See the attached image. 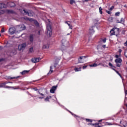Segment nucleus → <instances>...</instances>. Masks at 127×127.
<instances>
[{
	"label": "nucleus",
	"mask_w": 127,
	"mask_h": 127,
	"mask_svg": "<svg viewBox=\"0 0 127 127\" xmlns=\"http://www.w3.org/2000/svg\"><path fill=\"white\" fill-rule=\"evenodd\" d=\"M47 35L49 37H51L52 35V28L51 23H48L47 24Z\"/></svg>",
	"instance_id": "1"
},
{
	"label": "nucleus",
	"mask_w": 127,
	"mask_h": 127,
	"mask_svg": "<svg viewBox=\"0 0 127 127\" xmlns=\"http://www.w3.org/2000/svg\"><path fill=\"white\" fill-rule=\"evenodd\" d=\"M68 41L66 40V39H63L62 41V47L61 50L62 51L65 50L66 49V47L68 46Z\"/></svg>",
	"instance_id": "2"
},
{
	"label": "nucleus",
	"mask_w": 127,
	"mask_h": 127,
	"mask_svg": "<svg viewBox=\"0 0 127 127\" xmlns=\"http://www.w3.org/2000/svg\"><path fill=\"white\" fill-rule=\"evenodd\" d=\"M23 11H24V13H26L28 16H32L34 14L33 11L30 10L26 11L25 9H23Z\"/></svg>",
	"instance_id": "3"
},
{
	"label": "nucleus",
	"mask_w": 127,
	"mask_h": 127,
	"mask_svg": "<svg viewBox=\"0 0 127 127\" xmlns=\"http://www.w3.org/2000/svg\"><path fill=\"white\" fill-rule=\"evenodd\" d=\"M67 111H68V112H69V113H70L71 114V115H72V116H73L74 117V118H75L77 121H79V120H85L84 118H83L80 116H78L74 114V113L71 112V111H70L68 110H67Z\"/></svg>",
	"instance_id": "4"
},
{
	"label": "nucleus",
	"mask_w": 127,
	"mask_h": 127,
	"mask_svg": "<svg viewBox=\"0 0 127 127\" xmlns=\"http://www.w3.org/2000/svg\"><path fill=\"white\" fill-rule=\"evenodd\" d=\"M25 47H26V44L25 43L19 45L18 46V50H19L20 51L21 50H24V49H25Z\"/></svg>",
	"instance_id": "5"
},
{
	"label": "nucleus",
	"mask_w": 127,
	"mask_h": 127,
	"mask_svg": "<svg viewBox=\"0 0 127 127\" xmlns=\"http://www.w3.org/2000/svg\"><path fill=\"white\" fill-rule=\"evenodd\" d=\"M84 59H86V56H80L78 59V63H84Z\"/></svg>",
	"instance_id": "6"
},
{
	"label": "nucleus",
	"mask_w": 127,
	"mask_h": 127,
	"mask_svg": "<svg viewBox=\"0 0 127 127\" xmlns=\"http://www.w3.org/2000/svg\"><path fill=\"white\" fill-rule=\"evenodd\" d=\"M41 60V58H35L31 60L32 62L33 63H37V62H39V61Z\"/></svg>",
	"instance_id": "7"
},
{
	"label": "nucleus",
	"mask_w": 127,
	"mask_h": 127,
	"mask_svg": "<svg viewBox=\"0 0 127 127\" xmlns=\"http://www.w3.org/2000/svg\"><path fill=\"white\" fill-rule=\"evenodd\" d=\"M94 28H95V26H92L91 28H89V34L90 35H93V34L95 33Z\"/></svg>",
	"instance_id": "8"
},
{
	"label": "nucleus",
	"mask_w": 127,
	"mask_h": 127,
	"mask_svg": "<svg viewBox=\"0 0 127 127\" xmlns=\"http://www.w3.org/2000/svg\"><path fill=\"white\" fill-rule=\"evenodd\" d=\"M57 89V86H53L50 89V93L52 94H54L55 93V91Z\"/></svg>",
	"instance_id": "9"
},
{
	"label": "nucleus",
	"mask_w": 127,
	"mask_h": 127,
	"mask_svg": "<svg viewBox=\"0 0 127 127\" xmlns=\"http://www.w3.org/2000/svg\"><path fill=\"white\" fill-rule=\"evenodd\" d=\"M100 124H101L100 123H97L95 124L88 123L87 125L88 126H93V127H101L100 126H99Z\"/></svg>",
	"instance_id": "10"
},
{
	"label": "nucleus",
	"mask_w": 127,
	"mask_h": 127,
	"mask_svg": "<svg viewBox=\"0 0 127 127\" xmlns=\"http://www.w3.org/2000/svg\"><path fill=\"white\" fill-rule=\"evenodd\" d=\"M9 32L10 34H14V33H15V28H10L9 29Z\"/></svg>",
	"instance_id": "11"
},
{
	"label": "nucleus",
	"mask_w": 127,
	"mask_h": 127,
	"mask_svg": "<svg viewBox=\"0 0 127 127\" xmlns=\"http://www.w3.org/2000/svg\"><path fill=\"white\" fill-rule=\"evenodd\" d=\"M18 27L20 28V29L19 30L20 31H21V30H24L26 27L24 26V24L20 25L18 26Z\"/></svg>",
	"instance_id": "12"
},
{
	"label": "nucleus",
	"mask_w": 127,
	"mask_h": 127,
	"mask_svg": "<svg viewBox=\"0 0 127 127\" xmlns=\"http://www.w3.org/2000/svg\"><path fill=\"white\" fill-rule=\"evenodd\" d=\"M18 78V77H10L9 76H6L5 77V79L6 80H10V79H17Z\"/></svg>",
	"instance_id": "13"
},
{
	"label": "nucleus",
	"mask_w": 127,
	"mask_h": 127,
	"mask_svg": "<svg viewBox=\"0 0 127 127\" xmlns=\"http://www.w3.org/2000/svg\"><path fill=\"white\" fill-rule=\"evenodd\" d=\"M8 4L11 7H13L14 6H15V3L13 2H9L8 3Z\"/></svg>",
	"instance_id": "14"
},
{
	"label": "nucleus",
	"mask_w": 127,
	"mask_h": 127,
	"mask_svg": "<svg viewBox=\"0 0 127 127\" xmlns=\"http://www.w3.org/2000/svg\"><path fill=\"white\" fill-rule=\"evenodd\" d=\"M115 62L116 63H121L123 62V60H122V59H117L115 60Z\"/></svg>",
	"instance_id": "15"
},
{
	"label": "nucleus",
	"mask_w": 127,
	"mask_h": 127,
	"mask_svg": "<svg viewBox=\"0 0 127 127\" xmlns=\"http://www.w3.org/2000/svg\"><path fill=\"white\" fill-rule=\"evenodd\" d=\"M115 33H116L115 32V28H113L110 31V34L111 35H115Z\"/></svg>",
	"instance_id": "16"
},
{
	"label": "nucleus",
	"mask_w": 127,
	"mask_h": 127,
	"mask_svg": "<svg viewBox=\"0 0 127 127\" xmlns=\"http://www.w3.org/2000/svg\"><path fill=\"white\" fill-rule=\"evenodd\" d=\"M52 97L51 96H48L45 99V102H49V99H51Z\"/></svg>",
	"instance_id": "17"
},
{
	"label": "nucleus",
	"mask_w": 127,
	"mask_h": 127,
	"mask_svg": "<svg viewBox=\"0 0 127 127\" xmlns=\"http://www.w3.org/2000/svg\"><path fill=\"white\" fill-rule=\"evenodd\" d=\"M49 48V45L46 44L43 46V49H48Z\"/></svg>",
	"instance_id": "18"
},
{
	"label": "nucleus",
	"mask_w": 127,
	"mask_h": 127,
	"mask_svg": "<svg viewBox=\"0 0 127 127\" xmlns=\"http://www.w3.org/2000/svg\"><path fill=\"white\" fill-rule=\"evenodd\" d=\"M65 23L67 24L70 29H72V25H71V23H70V22L65 21Z\"/></svg>",
	"instance_id": "19"
},
{
	"label": "nucleus",
	"mask_w": 127,
	"mask_h": 127,
	"mask_svg": "<svg viewBox=\"0 0 127 127\" xmlns=\"http://www.w3.org/2000/svg\"><path fill=\"white\" fill-rule=\"evenodd\" d=\"M6 6V4L2 3H0V8H5Z\"/></svg>",
	"instance_id": "20"
},
{
	"label": "nucleus",
	"mask_w": 127,
	"mask_h": 127,
	"mask_svg": "<svg viewBox=\"0 0 127 127\" xmlns=\"http://www.w3.org/2000/svg\"><path fill=\"white\" fill-rule=\"evenodd\" d=\"M8 83L12 84V82H4L3 83H1L0 87H2V86H5V85H6V84H8Z\"/></svg>",
	"instance_id": "21"
},
{
	"label": "nucleus",
	"mask_w": 127,
	"mask_h": 127,
	"mask_svg": "<svg viewBox=\"0 0 127 127\" xmlns=\"http://www.w3.org/2000/svg\"><path fill=\"white\" fill-rule=\"evenodd\" d=\"M33 37H34L33 35L31 34L30 35L29 39L31 42H33Z\"/></svg>",
	"instance_id": "22"
},
{
	"label": "nucleus",
	"mask_w": 127,
	"mask_h": 127,
	"mask_svg": "<svg viewBox=\"0 0 127 127\" xmlns=\"http://www.w3.org/2000/svg\"><path fill=\"white\" fill-rule=\"evenodd\" d=\"M52 69H53V66H50V71L48 72V73L47 74V75H49V74H51L52 73V72H53V70H52Z\"/></svg>",
	"instance_id": "23"
},
{
	"label": "nucleus",
	"mask_w": 127,
	"mask_h": 127,
	"mask_svg": "<svg viewBox=\"0 0 127 127\" xmlns=\"http://www.w3.org/2000/svg\"><path fill=\"white\" fill-rule=\"evenodd\" d=\"M89 66H90V67H97V66H99V64H98L96 63H94L92 64H90Z\"/></svg>",
	"instance_id": "24"
},
{
	"label": "nucleus",
	"mask_w": 127,
	"mask_h": 127,
	"mask_svg": "<svg viewBox=\"0 0 127 127\" xmlns=\"http://www.w3.org/2000/svg\"><path fill=\"white\" fill-rule=\"evenodd\" d=\"M120 23H122V24H124L125 23V18H121L120 20Z\"/></svg>",
	"instance_id": "25"
},
{
	"label": "nucleus",
	"mask_w": 127,
	"mask_h": 127,
	"mask_svg": "<svg viewBox=\"0 0 127 127\" xmlns=\"http://www.w3.org/2000/svg\"><path fill=\"white\" fill-rule=\"evenodd\" d=\"M74 70L75 71V72H79V71H81V67H75L74 68Z\"/></svg>",
	"instance_id": "26"
},
{
	"label": "nucleus",
	"mask_w": 127,
	"mask_h": 127,
	"mask_svg": "<svg viewBox=\"0 0 127 127\" xmlns=\"http://www.w3.org/2000/svg\"><path fill=\"white\" fill-rule=\"evenodd\" d=\"M33 21L35 25H36V26H38V25H39V23H38V22L37 21V20H34Z\"/></svg>",
	"instance_id": "27"
},
{
	"label": "nucleus",
	"mask_w": 127,
	"mask_h": 127,
	"mask_svg": "<svg viewBox=\"0 0 127 127\" xmlns=\"http://www.w3.org/2000/svg\"><path fill=\"white\" fill-rule=\"evenodd\" d=\"M28 72H29V71L24 70L22 72H21V74H22V75H24V74H27Z\"/></svg>",
	"instance_id": "28"
},
{
	"label": "nucleus",
	"mask_w": 127,
	"mask_h": 127,
	"mask_svg": "<svg viewBox=\"0 0 127 127\" xmlns=\"http://www.w3.org/2000/svg\"><path fill=\"white\" fill-rule=\"evenodd\" d=\"M85 121L87 123H92L93 122V120L91 119H85Z\"/></svg>",
	"instance_id": "29"
},
{
	"label": "nucleus",
	"mask_w": 127,
	"mask_h": 127,
	"mask_svg": "<svg viewBox=\"0 0 127 127\" xmlns=\"http://www.w3.org/2000/svg\"><path fill=\"white\" fill-rule=\"evenodd\" d=\"M5 88H11L12 89H13V90H16L17 89H18V88H14V87H12V86H5Z\"/></svg>",
	"instance_id": "30"
},
{
	"label": "nucleus",
	"mask_w": 127,
	"mask_h": 127,
	"mask_svg": "<svg viewBox=\"0 0 127 127\" xmlns=\"http://www.w3.org/2000/svg\"><path fill=\"white\" fill-rule=\"evenodd\" d=\"M29 53H32L33 52V47L30 48L29 49Z\"/></svg>",
	"instance_id": "31"
},
{
	"label": "nucleus",
	"mask_w": 127,
	"mask_h": 127,
	"mask_svg": "<svg viewBox=\"0 0 127 127\" xmlns=\"http://www.w3.org/2000/svg\"><path fill=\"white\" fill-rule=\"evenodd\" d=\"M102 10H103V8H102V7H99V12H100V14H103V11Z\"/></svg>",
	"instance_id": "32"
},
{
	"label": "nucleus",
	"mask_w": 127,
	"mask_h": 127,
	"mask_svg": "<svg viewBox=\"0 0 127 127\" xmlns=\"http://www.w3.org/2000/svg\"><path fill=\"white\" fill-rule=\"evenodd\" d=\"M97 50H98V51H101V50H102V49L101 48V46H97Z\"/></svg>",
	"instance_id": "33"
},
{
	"label": "nucleus",
	"mask_w": 127,
	"mask_h": 127,
	"mask_svg": "<svg viewBox=\"0 0 127 127\" xmlns=\"http://www.w3.org/2000/svg\"><path fill=\"white\" fill-rule=\"evenodd\" d=\"M113 70H114V71H116V73L119 74V76H120V77H122V75H121V73H119V71L116 70V69L115 68H113Z\"/></svg>",
	"instance_id": "34"
},
{
	"label": "nucleus",
	"mask_w": 127,
	"mask_h": 127,
	"mask_svg": "<svg viewBox=\"0 0 127 127\" xmlns=\"http://www.w3.org/2000/svg\"><path fill=\"white\" fill-rule=\"evenodd\" d=\"M7 12L8 13H12L13 12V10H7Z\"/></svg>",
	"instance_id": "35"
},
{
	"label": "nucleus",
	"mask_w": 127,
	"mask_h": 127,
	"mask_svg": "<svg viewBox=\"0 0 127 127\" xmlns=\"http://www.w3.org/2000/svg\"><path fill=\"white\" fill-rule=\"evenodd\" d=\"M70 4H73V3H75L74 0H70Z\"/></svg>",
	"instance_id": "36"
},
{
	"label": "nucleus",
	"mask_w": 127,
	"mask_h": 127,
	"mask_svg": "<svg viewBox=\"0 0 127 127\" xmlns=\"http://www.w3.org/2000/svg\"><path fill=\"white\" fill-rule=\"evenodd\" d=\"M38 94H39V95H41V96H42V97H44V94L43 93H40V91H39V90L38 91Z\"/></svg>",
	"instance_id": "37"
},
{
	"label": "nucleus",
	"mask_w": 127,
	"mask_h": 127,
	"mask_svg": "<svg viewBox=\"0 0 127 127\" xmlns=\"http://www.w3.org/2000/svg\"><path fill=\"white\" fill-rule=\"evenodd\" d=\"M120 13H121V12H116V13H115V15H116V16H119L120 15Z\"/></svg>",
	"instance_id": "38"
},
{
	"label": "nucleus",
	"mask_w": 127,
	"mask_h": 127,
	"mask_svg": "<svg viewBox=\"0 0 127 127\" xmlns=\"http://www.w3.org/2000/svg\"><path fill=\"white\" fill-rule=\"evenodd\" d=\"M121 65H122V64L120 63H116V65L117 67H121Z\"/></svg>",
	"instance_id": "39"
},
{
	"label": "nucleus",
	"mask_w": 127,
	"mask_h": 127,
	"mask_svg": "<svg viewBox=\"0 0 127 127\" xmlns=\"http://www.w3.org/2000/svg\"><path fill=\"white\" fill-rule=\"evenodd\" d=\"M115 7L114 6H112V7H111L109 9V10H110V11H112V10H113V9H114V8Z\"/></svg>",
	"instance_id": "40"
},
{
	"label": "nucleus",
	"mask_w": 127,
	"mask_h": 127,
	"mask_svg": "<svg viewBox=\"0 0 127 127\" xmlns=\"http://www.w3.org/2000/svg\"><path fill=\"white\" fill-rule=\"evenodd\" d=\"M33 90H34V91H38V92L39 91V90L36 87L33 88Z\"/></svg>",
	"instance_id": "41"
},
{
	"label": "nucleus",
	"mask_w": 127,
	"mask_h": 127,
	"mask_svg": "<svg viewBox=\"0 0 127 127\" xmlns=\"http://www.w3.org/2000/svg\"><path fill=\"white\" fill-rule=\"evenodd\" d=\"M28 20H29V21H33V20H33V19L31 18H29Z\"/></svg>",
	"instance_id": "42"
},
{
	"label": "nucleus",
	"mask_w": 127,
	"mask_h": 127,
	"mask_svg": "<svg viewBox=\"0 0 127 127\" xmlns=\"http://www.w3.org/2000/svg\"><path fill=\"white\" fill-rule=\"evenodd\" d=\"M103 42H104V43H106V41H107V39L105 38L102 40Z\"/></svg>",
	"instance_id": "43"
},
{
	"label": "nucleus",
	"mask_w": 127,
	"mask_h": 127,
	"mask_svg": "<svg viewBox=\"0 0 127 127\" xmlns=\"http://www.w3.org/2000/svg\"><path fill=\"white\" fill-rule=\"evenodd\" d=\"M106 11L107 13H108V14H111V13H112V12L109 10H106Z\"/></svg>",
	"instance_id": "44"
},
{
	"label": "nucleus",
	"mask_w": 127,
	"mask_h": 127,
	"mask_svg": "<svg viewBox=\"0 0 127 127\" xmlns=\"http://www.w3.org/2000/svg\"><path fill=\"white\" fill-rule=\"evenodd\" d=\"M28 17H23V19L25 20H28Z\"/></svg>",
	"instance_id": "45"
},
{
	"label": "nucleus",
	"mask_w": 127,
	"mask_h": 127,
	"mask_svg": "<svg viewBox=\"0 0 127 127\" xmlns=\"http://www.w3.org/2000/svg\"><path fill=\"white\" fill-rule=\"evenodd\" d=\"M109 65L110 66V67H114V66H113V64L111 63H109Z\"/></svg>",
	"instance_id": "46"
},
{
	"label": "nucleus",
	"mask_w": 127,
	"mask_h": 127,
	"mask_svg": "<svg viewBox=\"0 0 127 127\" xmlns=\"http://www.w3.org/2000/svg\"><path fill=\"white\" fill-rule=\"evenodd\" d=\"M107 124H107V126H112V123H107Z\"/></svg>",
	"instance_id": "47"
},
{
	"label": "nucleus",
	"mask_w": 127,
	"mask_h": 127,
	"mask_svg": "<svg viewBox=\"0 0 127 127\" xmlns=\"http://www.w3.org/2000/svg\"><path fill=\"white\" fill-rule=\"evenodd\" d=\"M1 32L3 33L4 32V29L3 28H2L1 30Z\"/></svg>",
	"instance_id": "48"
},
{
	"label": "nucleus",
	"mask_w": 127,
	"mask_h": 127,
	"mask_svg": "<svg viewBox=\"0 0 127 127\" xmlns=\"http://www.w3.org/2000/svg\"><path fill=\"white\" fill-rule=\"evenodd\" d=\"M116 22H117V23H121V21H120L119 20H117Z\"/></svg>",
	"instance_id": "49"
},
{
	"label": "nucleus",
	"mask_w": 127,
	"mask_h": 127,
	"mask_svg": "<svg viewBox=\"0 0 127 127\" xmlns=\"http://www.w3.org/2000/svg\"><path fill=\"white\" fill-rule=\"evenodd\" d=\"M38 99H44V96H43V97H39Z\"/></svg>",
	"instance_id": "50"
},
{
	"label": "nucleus",
	"mask_w": 127,
	"mask_h": 127,
	"mask_svg": "<svg viewBox=\"0 0 127 127\" xmlns=\"http://www.w3.org/2000/svg\"><path fill=\"white\" fill-rule=\"evenodd\" d=\"M124 45H125V46H127V40L126 42L124 43Z\"/></svg>",
	"instance_id": "51"
},
{
	"label": "nucleus",
	"mask_w": 127,
	"mask_h": 127,
	"mask_svg": "<svg viewBox=\"0 0 127 127\" xmlns=\"http://www.w3.org/2000/svg\"><path fill=\"white\" fill-rule=\"evenodd\" d=\"M86 67H87V65H84V66H83V69H86Z\"/></svg>",
	"instance_id": "52"
},
{
	"label": "nucleus",
	"mask_w": 127,
	"mask_h": 127,
	"mask_svg": "<svg viewBox=\"0 0 127 127\" xmlns=\"http://www.w3.org/2000/svg\"><path fill=\"white\" fill-rule=\"evenodd\" d=\"M127 52H125V56L127 57Z\"/></svg>",
	"instance_id": "53"
},
{
	"label": "nucleus",
	"mask_w": 127,
	"mask_h": 127,
	"mask_svg": "<svg viewBox=\"0 0 127 127\" xmlns=\"http://www.w3.org/2000/svg\"><path fill=\"white\" fill-rule=\"evenodd\" d=\"M102 47H103V48H106V45H102Z\"/></svg>",
	"instance_id": "54"
},
{
	"label": "nucleus",
	"mask_w": 127,
	"mask_h": 127,
	"mask_svg": "<svg viewBox=\"0 0 127 127\" xmlns=\"http://www.w3.org/2000/svg\"><path fill=\"white\" fill-rule=\"evenodd\" d=\"M115 57H116V58H119V55H116L115 56Z\"/></svg>",
	"instance_id": "55"
},
{
	"label": "nucleus",
	"mask_w": 127,
	"mask_h": 127,
	"mask_svg": "<svg viewBox=\"0 0 127 127\" xmlns=\"http://www.w3.org/2000/svg\"><path fill=\"white\" fill-rule=\"evenodd\" d=\"M56 66H57V64H55L54 65V67L56 68Z\"/></svg>",
	"instance_id": "56"
},
{
	"label": "nucleus",
	"mask_w": 127,
	"mask_h": 127,
	"mask_svg": "<svg viewBox=\"0 0 127 127\" xmlns=\"http://www.w3.org/2000/svg\"><path fill=\"white\" fill-rule=\"evenodd\" d=\"M103 120V119L100 120L98 121V122H99V123H101V122H102Z\"/></svg>",
	"instance_id": "57"
},
{
	"label": "nucleus",
	"mask_w": 127,
	"mask_h": 127,
	"mask_svg": "<svg viewBox=\"0 0 127 127\" xmlns=\"http://www.w3.org/2000/svg\"><path fill=\"white\" fill-rule=\"evenodd\" d=\"M125 95H127V90L125 91Z\"/></svg>",
	"instance_id": "58"
},
{
	"label": "nucleus",
	"mask_w": 127,
	"mask_h": 127,
	"mask_svg": "<svg viewBox=\"0 0 127 127\" xmlns=\"http://www.w3.org/2000/svg\"><path fill=\"white\" fill-rule=\"evenodd\" d=\"M119 52H122V50H119Z\"/></svg>",
	"instance_id": "59"
},
{
	"label": "nucleus",
	"mask_w": 127,
	"mask_h": 127,
	"mask_svg": "<svg viewBox=\"0 0 127 127\" xmlns=\"http://www.w3.org/2000/svg\"><path fill=\"white\" fill-rule=\"evenodd\" d=\"M85 1H89V0H85Z\"/></svg>",
	"instance_id": "60"
},
{
	"label": "nucleus",
	"mask_w": 127,
	"mask_h": 127,
	"mask_svg": "<svg viewBox=\"0 0 127 127\" xmlns=\"http://www.w3.org/2000/svg\"><path fill=\"white\" fill-rule=\"evenodd\" d=\"M67 35H70V33L67 34Z\"/></svg>",
	"instance_id": "61"
},
{
	"label": "nucleus",
	"mask_w": 127,
	"mask_h": 127,
	"mask_svg": "<svg viewBox=\"0 0 127 127\" xmlns=\"http://www.w3.org/2000/svg\"><path fill=\"white\" fill-rule=\"evenodd\" d=\"M2 60L1 59H0V61H2Z\"/></svg>",
	"instance_id": "62"
},
{
	"label": "nucleus",
	"mask_w": 127,
	"mask_h": 127,
	"mask_svg": "<svg viewBox=\"0 0 127 127\" xmlns=\"http://www.w3.org/2000/svg\"><path fill=\"white\" fill-rule=\"evenodd\" d=\"M70 33H72V31L70 32Z\"/></svg>",
	"instance_id": "63"
},
{
	"label": "nucleus",
	"mask_w": 127,
	"mask_h": 127,
	"mask_svg": "<svg viewBox=\"0 0 127 127\" xmlns=\"http://www.w3.org/2000/svg\"><path fill=\"white\" fill-rule=\"evenodd\" d=\"M126 64H127V63H126Z\"/></svg>",
	"instance_id": "64"
}]
</instances>
